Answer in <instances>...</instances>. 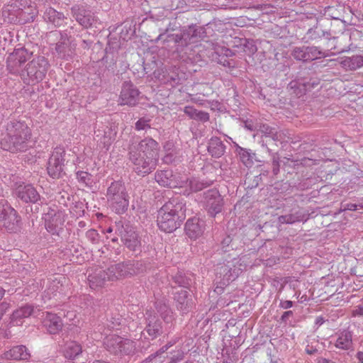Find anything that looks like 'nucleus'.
Segmentation results:
<instances>
[{
    "label": "nucleus",
    "instance_id": "f257e3e1",
    "mask_svg": "<svg viewBox=\"0 0 363 363\" xmlns=\"http://www.w3.org/2000/svg\"><path fill=\"white\" fill-rule=\"evenodd\" d=\"M159 143L150 137L130 145L128 155L133 171L143 177L152 172L159 163Z\"/></svg>",
    "mask_w": 363,
    "mask_h": 363
},
{
    "label": "nucleus",
    "instance_id": "f03ea898",
    "mask_svg": "<svg viewBox=\"0 0 363 363\" xmlns=\"http://www.w3.org/2000/svg\"><path fill=\"white\" fill-rule=\"evenodd\" d=\"M186 201L182 196L172 198L158 211L157 222L159 228L172 233L179 228L186 218Z\"/></svg>",
    "mask_w": 363,
    "mask_h": 363
},
{
    "label": "nucleus",
    "instance_id": "7ed1b4c3",
    "mask_svg": "<svg viewBox=\"0 0 363 363\" xmlns=\"http://www.w3.org/2000/svg\"><path fill=\"white\" fill-rule=\"evenodd\" d=\"M6 135L1 141V147L11 152H25L29 147L31 130L24 121L15 119L6 126Z\"/></svg>",
    "mask_w": 363,
    "mask_h": 363
},
{
    "label": "nucleus",
    "instance_id": "20e7f679",
    "mask_svg": "<svg viewBox=\"0 0 363 363\" xmlns=\"http://www.w3.org/2000/svg\"><path fill=\"white\" fill-rule=\"evenodd\" d=\"M49 68L48 60L43 56H38L26 64L21 77L26 84L35 85L44 79Z\"/></svg>",
    "mask_w": 363,
    "mask_h": 363
},
{
    "label": "nucleus",
    "instance_id": "39448f33",
    "mask_svg": "<svg viewBox=\"0 0 363 363\" xmlns=\"http://www.w3.org/2000/svg\"><path fill=\"white\" fill-rule=\"evenodd\" d=\"M106 197L111 202L113 208L118 214L123 213L128 208L129 200L124 183L115 181L107 189Z\"/></svg>",
    "mask_w": 363,
    "mask_h": 363
},
{
    "label": "nucleus",
    "instance_id": "423d86ee",
    "mask_svg": "<svg viewBox=\"0 0 363 363\" xmlns=\"http://www.w3.org/2000/svg\"><path fill=\"white\" fill-rule=\"evenodd\" d=\"M245 266L242 264L240 259L233 258L226 261L225 263L218 264L216 268V275L219 284L228 286L234 281L245 269Z\"/></svg>",
    "mask_w": 363,
    "mask_h": 363
},
{
    "label": "nucleus",
    "instance_id": "0eeeda50",
    "mask_svg": "<svg viewBox=\"0 0 363 363\" xmlns=\"http://www.w3.org/2000/svg\"><path fill=\"white\" fill-rule=\"evenodd\" d=\"M105 348L115 355H133L136 350V342L132 340L113 335L104 340Z\"/></svg>",
    "mask_w": 363,
    "mask_h": 363
},
{
    "label": "nucleus",
    "instance_id": "6e6552de",
    "mask_svg": "<svg viewBox=\"0 0 363 363\" xmlns=\"http://www.w3.org/2000/svg\"><path fill=\"white\" fill-rule=\"evenodd\" d=\"M145 326L142 332L145 339L153 340L161 336L162 334L169 333V328L162 320L160 319L156 313L152 311H146L145 314Z\"/></svg>",
    "mask_w": 363,
    "mask_h": 363
},
{
    "label": "nucleus",
    "instance_id": "1a4fd4ad",
    "mask_svg": "<svg viewBox=\"0 0 363 363\" xmlns=\"http://www.w3.org/2000/svg\"><path fill=\"white\" fill-rule=\"evenodd\" d=\"M0 228L9 233H16L21 228V217L8 203H0Z\"/></svg>",
    "mask_w": 363,
    "mask_h": 363
},
{
    "label": "nucleus",
    "instance_id": "9d476101",
    "mask_svg": "<svg viewBox=\"0 0 363 363\" xmlns=\"http://www.w3.org/2000/svg\"><path fill=\"white\" fill-rule=\"evenodd\" d=\"M116 233L121 237L124 245L130 250L136 252L140 250V240L131 225L118 222L116 223Z\"/></svg>",
    "mask_w": 363,
    "mask_h": 363
},
{
    "label": "nucleus",
    "instance_id": "9b49d317",
    "mask_svg": "<svg viewBox=\"0 0 363 363\" xmlns=\"http://www.w3.org/2000/svg\"><path fill=\"white\" fill-rule=\"evenodd\" d=\"M65 155L64 149L57 147L48 160L47 164L48 174L54 179H58L65 174L64 172Z\"/></svg>",
    "mask_w": 363,
    "mask_h": 363
},
{
    "label": "nucleus",
    "instance_id": "f8f14e48",
    "mask_svg": "<svg viewBox=\"0 0 363 363\" xmlns=\"http://www.w3.org/2000/svg\"><path fill=\"white\" fill-rule=\"evenodd\" d=\"M116 264L111 265L107 269H96L89 274L88 280L90 287L96 289L104 286L107 281H113L119 279Z\"/></svg>",
    "mask_w": 363,
    "mask_h": 363
},
{
    "label": "nucleus",
    "instance_id": "ddd939ff",
    "mask_svg": "<svg viewBox=\"0 0 363 363\" xmlns=\"http://www.w3.org/2000/svg\"><path fill=\"white\" fill-rule=\"evenodd\" d=\"M204 207L208 215L215 217L222 211L223 199L216 189H211L203 194Z\"/></svg>",
    "mask_w": 363,
    "mask_h": 363
},
{
    "label": "nucleus",
    "instance_id": "4468645a",
    "mask_svg": "<svg viewBox=\"0 0 363 363\" xmlns=\"http://www.w3.org/2000/svg\"><path fill=\"white\" fill-rule=\"evenodd\" d=\"M71 14L75 21L84 28L96 26L98 21L94 13L81 4L74 5L71 8Z\"/></svg>",
    "mask_w": 363,
    "mask_h": 363
},
{
    "label": "nucleus",
    "instance_id": "2eb2a0df",
    "mask_svg": "<svg viewBox=\"0 0 363 363\" xmlns=\"http://www.w3.org/2000/svg\"><path fill=\"white\" fill-rule=\"evenodd\" d=\"M140 94L138 88L130 81L124 82L119 96V104L136 106L140 101Z\"/></svg>",
    "mask_w": 363,
    "mask_h": 363
},
{
    "label": "nucleus",
    "instance_id": "dca6fc26",
    "mask_svg": "<svg viewBox=\"0 0 363 363\" xmlns=\"http://www.w3.org/2000/svg\"><path fill=\"white\" fill-rule=\"evenodd\" d=\"M116 267L119 279L143 273L146 269L145 262L139 260H128L116 264Z\"/></svg>",
    "mask_w": 363,
    "mask_h": 363
},
{
    "label": "nucleus",
    "instance_id": "f3484780",
    "mask_svg": "<svg viewBox=\"0 0 363 363\" xmlns=\"http://www.w3.org/2000/svg\"><path fill=\"white\" fill-rule=\"evenodd\" d=\"M30 53L23 48L15 49L7 57V69L9 72L16 74L19 72V68L30 57Z\"/></svg>",
    "mask_w": 363,
    "mask_h": 363
},
{
    "label": "nucleus",
    "instance_id": "a211bd4d",
    "mask_svg": "<svg viewBox=\"0 0 363 363\" xmlns=\"http://www.w3.org/2000/svg\"><path fill=\"white\" fill-rule=\"evenodd\" d=\"M61 351L65 359L72 360L75 363H81L83 350L81 344L74 340L67 341L61 346Z\"/></svg>",
    "mask_w": 363,
    "mask_h": 363
},
{
    "label": "nucleus",
    "instance_id": "6ab92c4d",
    "mask_svg": "<svg viewBox=\"0 0 363 363\" xmlns=\"http://www.w3.org/2000/svg\"><path fill=\"white\" fill-rule=\"evenodd\" d=\"M173 294L177 308L182 313H187L193 308L194 303L192 298L189 297L187 291L183 289H176Z\"/></svg>",
    "mask_w": 363,
    "mask_h": 363
},
{
    "label": "nucleus",
    "instance_id": "aec40b11",
    "mask_svg": "<svg viewBox=\"0 0 363 363\" xmlns=\"http://www.w3.org/2000/svg\"><path fill=\"white\" fill-rule=\"evenodd\" d=\"M16 196L24 203H36L40 194L30 184L19 185L14 191Z\"/></svg>",
    "mask_w": 363,
    "mask_h": 363
},
{
    "label": "nucleus",
    "instance_id": "412c9836",
    "mask_svg": "<svg viewBox=\"0 0 363 363\" xmlns=\"http://www.w3.org/2000/svg\"><path fill=\"white\" fill-rule=\"evenodd\" d=\"M21 0H15L5 6L2 10V16L5 21L10 23H19L18 17L21 16Z\"/></svg>",
    "mask_w": 363,
    "mask_h": 363
},
{
    "label": "nucleus",
    "instance_id": "4be33fe9",
    "mask_svg": "<svg viewBox=\"0 0 363 363\" xmlns=\"http://www.w3.org/2000/svg\"><path fill=\"white\" fill-rule=\"evenodd\" d=\"M186 235L191 240L201 237L205 229V222L199 218L194 217L187 220L185 224Z\"/></svg>",
    "mask_w": 363,
    "mask_h": 363
},
{
    "label": "nucleus",
    "instance_id": "5701e85b",
    "mask_svg": "<svg viewBox=\"0 0 363 363\" xmlns=\"http://www.w3.org/2000/svg\"><path fill=\"white\" fill-rule=\"evenodd\" d=\"M43 218L46 230L52 235H59L62 224L59 212L54 209H49Z\"/></svg>",
    "mask_w": 363,
    "mask_h": 363
},
{
    "label": "nucleus",
    "instance_id": "b1692460",
    "mask_svg": "<svg viewBox=\"0 0 363 363\" xmlns=\"http://www.w3.org/2000/svg\"><path fill=\"white\" fill-rule=\"evenodd\" d=\"M155 77H157L162 83L169 84L171 86L174 87L181 84V78L179 77L177 69L175 68L165 69L158 70L157 72H154Z\"/></svg>",
    "mask_w": 363,
    "mask_h": 363
},
{
    "label": "nucleus",
    "instance_id": "393cba45",
    "mask_svg": "<svg viewBox=\"0 0 363 363\" xmlns=\"http://www.w3.org/2000/svg\"><path fill=\"white\" fill-rule=\"evenodd\" d=\"M21 16L19 24H25L30 21H33L38 14V9L35 3L31 0H21Z\"/></svg>",
    "mask_w": 363,
    "mask_h": 363
},
{
    "label": "nucleus",
    "instance_id": "a878e982",
    "mask_svg": "<svg viewBox=\"0 0 363 363\" xmlns=\"http://www.w3.org/2000/svg\"><path fill=\"white\" fill-rule=\"evenodd\" d=\"M34 311V307L26 304L15 310L10 316L9 325L11 326L21 325L23 319L30 317Z\"/></svg>",
    "mask_w": 363,
    "mask_h": 363
},
{
    "label": "nucleus",
    "instance_id": "bb28decb",
    "mask_svg": "<svg viewBox=\"0 0 363 363\" xmlns=\"http://www.w3.org/2000/svg\"><path fill=\"white\" fill-rule=\"evenodd\" d=\"M95 133L96 137L100 138L104 147L108 150L113 140H115L117 130L114 125H102L101 130L99 128Z\"/></svg>",
    "mask_w": 363,
    "mask_h": 363
},
{
    "label": "nucleus",
    "instance_id": "cd10ccee",
    "mask_svg": "<svg viewBox=\"0 0 363 363\" xmlns=\"http://www.w3.org/2000/svg\"><path fill=\"white\" fill-rule=\"evenodd\" d=\"M30 354L28 348L24 345H16L1 354V358L12 360H28Z\"/></svg>",
    "mask_w": 363,
    "mask_h": 363
},
{
    "label": "nucleus",
    "instance_id": "c85d7f7f",
    "mask_svg": "<svg viewBox=\"0 0 363 363\" xmlns=\"http://www.w3.org/2000/svg\"><path fill=\"white\" fill-rule=\"evenodd\" d=\"M43 324L50 334L58 333L63 327L61 318L51 313H47L43 319Z\"/></svg>",
    "mask_w": 363,
    "mask_h": 363
},
{
    "label": "nucleus",
    "instance_id": "c756f323",
    "mask_svg": "<svg viewBox=\"0 0 363 363\" xmlns=\"http://www.w3.org/2000/svg\"><path fill=\"white\" fill-rule=\"evenodd\" d=\"M226 146L218 137H212L208 143V152L215 158H220L225 152Z\"/></svg>",
    "mask_w": 363,
    "mask_h": 363
},
{
    "label": "nucleus",
    "instance_id": "7c9ffc66",
    "mask_svg": "<svg viewBox=\"0 0 363 363\" xmlns=\"http://www.w3.org/2000/svg\"><path fill=\"white\" fill-rule=\"evenodd\" d=\"M334 345L338 349L350 350L353 345L352 332L344 330L337 333V338Z\"/></svg>",
    "mask_w": 363,
    "mask_h": 363
},
{
    "label": "nucleus",
    "instance_id": "2f4dec72",
    "mask_svg": "<svg viewBox=\"0 0 363 363\" xmlns=\"http://www.w3.org/2000/svg\"><path fill=\"white\" fill-rule=\"evenodd\" d=\"M43 18L47 23L53 25L55 27H59L63 24L66 18L62 13L49 7L44 11Z\"/></svg>",
    "mask_w": 363,
    "mask_h": 363
},
{
    "label": "nucleus",
    "instance_id": "473e14b6",
    "mask_svg": "<svg viewBox=\"0 0 363 363\" xmlns=\"http://www.w3.org/2000/svg\"><path fill=\"white\" fill-rule=\"evenodd\" d=\"M340 65L346 71H354L363 67V56L356 55L352 57H345L341 59Z\"/></svg>",
    "mask_w": 363,
    "mask_h": 363
},
{
    "label": "nucleus",
    "instance_id": "72a5a7b5",
    "mask_svg": "<svg viewBox=\"0 0 363 363\" xmlns=\"http://www.w3.org/2000/svg\"><path fill=\"white\" fill-rule=\"evenodd\" d=\"M173 173L172 170L165 169L157 171L155 175L156 182L164 187L172 188L175 186L173 181Z\"/></svg>",
    "mask_w": 363,
    "mask_h": 363
},
{
    "label": "nucleus",
    "instance_id": "f704fd0d",
    "mask_svg": "<svg viewBox=\"0 0 363 363\" xmlns=\"http://www.w3.org/2000/svg\"><path fill=\"white\" fill-rule=\"evenodd\" d=\"M201 30L200 26L196 25H191L182 30L184 35L183 38L186 40L187 45L195 43L199 39H202L203 33Z\"/></svg>",
    "mask_w": 363,
    "mask_h": 363
},
{
    "label": "nucleus",
    "instance_id": "c9c22d12",
    "mask_svg": "<svg viewBox=\"0 0 363 363\" xmlns=\"http://www.w3.org/2000/svg\"><path fill=\"white\" fill-rule=\"evenodd\" d=\"M184 113L188 116L189 118L201 123H206L210 120V115L208 113L197 110L194 106H185L184 108Z\"/></svg>",
    "mask_w": 363,
    "mask_h": 363
},
{
    "label": "nucleus",
    "instance_id": "e433bc0d",
    "mask_svg": "<svg viewBox=\"0 0 363 363\" xmlns=\"http://www.w3.org/2000/svg\"><path fill=\"white\" fill-rule=\"evenodd\" d=\"M172 288L175 289H177L176 285L183 288L189 289L194 283V281L191 276H186V274H184L181 272L177 274L172 278Z\"/></svg>",
    "mask_w": 363,
    "mask_h": 363
},
{
    "label": "nucleus",
    "instance_id": "4c0bfd02",
    "mask_svg": "<svg viewBox=\"0 0 363 363\" xmlns=\"http://www.w3.org/2000/svg\"><path fill=\"white\" fill-rule=\"evenodd\" d=\"M236 151L240 157L241 162L246 167H251L253 164V159L255 157V154L250 151V150L238 147Z\"/></svg>",
    "mask_w": 363,
    "mask_h": 363
},
{
    "label": "nucleus",
    "instance_id": "58836bf2",
    "mask_svg": "<svg viewBox=\"0 0 363 363\" xmlns=\"http://www.w3.org/2000/svg\"><path fill=\"white\" fill-rule=\"evenodd\" d=\"M287 89L291 94L297 97H300L304 95L307 91L306 88L301 83V80L298 77L297 79L291 81L287 86Z\"/></svg>",
    "mask_w": 363,
    "mask_h": 363
},
{
    "label": "nucleus",
    "instance_id": "ea45409f",
    "mask_svg": "<svg viewBox=\"0 0 363 363\" xmlns=\"http://www.w3.org/2000/svg\"><path fill=\"white\" fill-rule=\"evenodd\" d=\"M218 26H221V23L214 21L209 22L204 26H200L201 32L203 33L202 39L213 37L216 34V31L218 30Z\"/></svg>",
    "mask_w": 363,
    "mask_h": 363
},
{
    "label": "nucleus",
    "instance_id": "a19ab883",
    "mask_svg": "<svg viewBox=\"0 0 363 363\" xmlns=\"http://www.w3.org/2000/svg\"><path fill=\"white\" fill-rule=\"evenodd\" d=\"M306 50H307L308 61H313L316 59L326 57L328 56V53L322 51L318 47L316 46H307Z\"/></svg>",
    "mask_w": 363,
    "mask_h": 363
},
{
    "label": "nucleus",
    "instance_id": "79ce46f5",
    "mask_svg": "<svg viewBox=\"0 0 363 363\" xmlns=\"http://www.w3.org/2000/svg\"><path fill=\"white\" fill-rule=\"evenodd\" d=\"M307 35L308 38L312 40H315L325 36L329 38L331 35L330 33L318 29L317 26L310 28L307 32Z\"/></svg>",
    "mask_w": 363,
    "mask_h": 363
},
{
    "label": "nucleus",
    "instance_id": "37998d69",
    "mask_svg": "<svg viewBox=\"0 0 363 363\" xmlns=\"http://www.w3.org/2000/svg\"><path fill=\"white\" fill-rule=\"evenodd\" d=\"M107 327L111 330L121 324V316L118 313H110L106 315Z\"/></svg>",
    "mask_w": 363,
    "mask_h": 363
},
{
    "label": "nucleus",
    "instance_id": "c03bdc74",
    "mask_svg": "<svg viewBox=\"0 0 363 363\" xmlns=\"http://www.w3.org/2000/svg\"><path fill=\"white\" fill-rule=\"evenodd\" d=\"M67 40L60 38V40L56 44L55 50L62 57L65 58L66 56L69 55V50L68 49Z\"/></svg>",
    "mask_w": 363,
    "mask_h": 363
},
{
    "label": "nucleus",
    "instance_id": "a18cd8bd",
    "mask_svg": "<svg viewBox=\"0 0 363 363\" xmlns=\"http://www.w3.org/2000/svg\"><path fill=\"white\" fill-rule=\"evenodd\" d=\"M306 46L296 47L292 51V56L297 60L308 61Z\"/></svg>",
    "mask_w": 363,
    "mask_h": 363
},
{
    "label": "nucleus",
    "instance_id": "49530a36",
    "mask_svg": "<svg viewBox=\"0 0 363 363\" xmlns=\"http://www.w3.org/2000/svg\"><path fill=\"white\" fill-rule=\"evenodd\" d=\"M159 315L162 319L163 323H164L167 327L169 328L174 327V318L172 310H169L168 312H164Z\"/></svg>",
    "mask_w": 363,
    "mask_h": 363
},
{
    "label": "nucleus",
    "instance_id": "de8ad7c7",
    "mask_svg": "<svg viewBox=\"0 0 363 363\" xmlns=\"http://www.w3.org/2000/svg\"><path fill=\"white\" fill-rule=\"evenodd\" d=\"M208 186H209L208 183L201 182L196 179H193L190 180V182H189L190 189L194 192L201 191L202 189L206 188Z\"/></svg>",
    "mask_w": 363,
    "mask_h": 363
},
{
    "label": "nucleus",
    "instance_id": "09e8293b",
    "mask_svg": "<svg viewBox=\"0 0 363 363\" xmlns=\"http://www.w3.org/2000/svg\"><path fill=\"white\" fill-rule=\"evenodd\" d=\"M184 38V35L183 34V32L180 34H172L168 35V40L169 41H173L177 46L180 47H186L187 46V43L186 40L183 38Z\"/></svg>",
    "mask_w": 363,
    "mask_h": 363
},
{
    "label": "nucleus",
    "instance_id": "8fccbe9b",
    "mask_svg": "<svg viewBox=\"0 0 363 363\" xmlns=\"http://www.w3.org/2000/svg\"><path fill=\"white\" fill-rule=\"evenodd\" d=\"M221 250L223 252H229L234 250V244L233 242V238L230 235H227L223 238L220 243Z\"/></svg>",
    "mask_w": 363,
    "mask_h": 363
},
{
    "label": "nucleus",
    "instance_id": "3c124183",
    "mask_svg": "<svg viewBox=\"0 0 363 363\" xmlns=\"http://www.w3.org/2000/svg\"><path fill=\"white\" fill-rule=\"evenodd\" d=\"M306 72H308V71L304 70L302 72H299L298 77L301 80V84L306 88V91H309L311 90V77H306Z\"/></svg>",
    "mask_w": 363,
    "mask_h": 363
},
{
    "label": "nucleus",
    "instance_id": "603ef678",
    "mask_svg": "<svg viewBox=\"0 0 363 363\" xmlns=\"http://www.w3.org/2000/svg\"><path fill=\"white\" fill-rule=\"evenodd\" d=\"M278 221L281 224H293L296 222H298L293 212L287 215H282L279 216Z\"/></svg>",
    "mask_w": 363,
    "mask_h": 363
},
{
    "label": "nucleus",
    "instance_id": "864d4df0",
    "mask_svg": "<svg viewBox=\"0 0 363 363\" xmlns=\"http://www.w3.org/2000/svg\"><path fill=\"white\" fill-rule=\"evenodd\" d=\"M292 212L298 222H305L309 218V213L303 208H298L297 210L293 209Z\"/></svg>",
    "mask_w": 363,
    "mask_h": 363
},
{
    "label": "nucleus",
    "instance_id": "5fc2aeb1",
    "mask_svg": "<svg viewBox=\"0 0 363 363\" xmlns=\"http://www.w3.org/2000/svg\"><path fill=\"white\" fill-rule=\"evenodd\" d=\"M150 119H147L145 117L139 118L135 123V128L137 130H144L150 128Z\"/></svg>",
    "mask_w": 363,
    "mask_h": 363
},
{
    "label": "nucleus",
    "instance_id": "6e6d98bb",
    "mask_svg": "<svg viewBox=\"0 0 363 363\" xmlns=\"http://www.w3.org/2000/svg\"><path fill=\"white\" fill-rule=\"evenodd\" d=\"M77 177L79 182H82L86 184H89L91 183V176L90 174H89L86 172L79 171L77 173Z\"/></svg>",
    "mask_w": 363,
    "mask_h": 363
},
{
    "label": "nucleus",
    "instance_id": "4d7b16f0",
    "mask_svg": "<svg viewBox=\"0 0 363 363\" xmlns=\"http://www.w3.org/2000/svg\"><path fill=\"white\" fill-rule=\"evenodd\" d=\"M184 357V353L182 350H179L175 351L172 356L169 357V362L168 363H178L182 361Z\"/></svg>",
    "mask_w": 363,
    "mask_h": 363
},
{
    "label": "nucleus",
    "instance_id": "13d9d810",
    "mask_svg": "<svg viewBox=\"0 0 363 363\" xmlns=\"http://www.w3.org/2000/svg\"><path fill=\"white\" fill-rule=\"evenodd\" d=\"M86 236L93 244L98 243L99 240V235L96 230H89L86 233Z\"/></svg>",
    "mask_w": 363,
    "mask_h": 363
},
{
    "label": "nucleus",
    "instance_id": "bf43d9fd",
    "mask_svg": "<svg viewBox=\"0 0 363 363\" xmlns=\"http://www.w3.org/2000/svg\"><path fill=\"white\" fill-rule=\"evenodd\" d=\"M169 349V347H168V345L167 344H165L156 352L150 354L148 357L147 359H149L150 361H152L153 359H155L157 357H160L161 355L163 354L164 353H165Z\"/></svg>",
    "mask_w": 363,
    "mask_h": 363
},
{
    "label": "nucleus",
    "instance_id": "052dcab7",
    "mask_svg": "<svg viewBox=\"0 0 363 363\" xmlns=\"http://www.w3.org/2000/svg\"><path fill=\"white\" fill-rule=\"evenodd\" d=\"M60 35L62 36V39L66 38L67 41L74 35V27L70 26L69 28L65 29L62 32L60 33Z\"/></svg>",
    "mask_w": 363,
    "mask_h": 363
},
{
    "label": "nucleus",
    "instance_id": "680f3d73",
    "mask_svg": "<svg viewBox=\"0 0 363 363\" xmlns=\"http://www.w3.org/2000/svg\"><path fill=\"white\" fill-rule=\"evenodd\" d=\"M240 40V44L247 48L252 53H255L257 51V47L253 44L252 40L247 38L241 39Z\"/></svg>",
    "mask_w": 363,
    "mask_h": 363
},
{
    "label": "nucleus",
    "instance_id": "e2e57ef3",
    "mask_svg": "<svg viewBox=\"0 0 363 363\" xmlns=\"http://www.w3.org/2000/svg\"><path fill=\"white\" fill-rule=\"evenodd\" d=\"M155 304L156 310L159 314L171 310L168 305L161 301H157Z\"/></svg>",
    "mask_w": 363,
    "mask_h": 363
},
{
    "label": "nucleus",
    "instance_id": "0e129e2a",
    "mask_svg": "<svg viewBox=\"0 0 363 363\" xmlns=\"http://www.w3.org/2000/svg\"><path fill=\"white\" fill-rule=\"evenodd\" d=\"M279 158L277 155H273L272 157V172L274 175H277L279 172Z\"/></svg>",
    "mask_w": 363,
    "mask_h": 363
},
{
    "label": "nucleus",
    "instance_id": "69168bd1",
    "mask_svg": "<svg viewBox=\"0 0 363 363\" xmlns=\"http://www.w3.org/2000/svg\"><path fill=\"white\" fill-rule=\"evenodd\" d=\"M274 129L275 128H273L268 125H262L260 126L261 132L263 133L266 137H269L270 134H272Z\"/></svg>",
    "mask_w": 363,
    "mask_h": 363
},
{
    "label": "nucleus",
    "instance_id": "338daca9",
    "mask_svg": "<svg viewBox=\"0 0 363 363\" xmlns=\"http://www.w3.org/2000/svg\"><path fill=\"white\" fill-rule=\"evenodd\" d=\"M10 306H11L10 303L5 302V301L0 303V320H1L2 316L10 308Z\"/></svg>",
    "mask_w": 363,
    "mask_h": 363
},
{
    "label": "nucleus",
    "instance_id": "774afa93",
    "mask_svg": "<svg viewBox=\"0 0 363 363\" xmlns=\"http://www.w3.org/2000/svg\"><path fill=\"white\" fill-rule=\"evenodd\" d=\"M191 101L198 105H200V106H204L206 102L211 105L214 104V101H209L203 100V99H201L200 97L192 98Z\"/></svg>",
    "mask_w": 363,
    "mask_h": 363
}]
</instances>
